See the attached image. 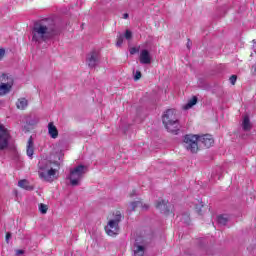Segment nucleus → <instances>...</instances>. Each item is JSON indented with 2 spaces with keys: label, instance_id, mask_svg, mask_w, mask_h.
Returning <instances> with one entry per match:
<instances>
[{
  "label": "nucleus",
  "instance_id": "nucleus-1",
  "mask_svg": "<svg viewBox=\"0 0 256 256\" xmlns=\"http://www.w3.org/2000/svg\"><path fill=\"white\" fill-rule=\"evenodd\" d=\"M61 35V29L55 24V20L46 18L34 22L31 30L32 43L41 45Z\"/></svg>",
  "mask_w": 256,
  "mask_h": 256
},
{
  "label": "nucleus",
  "instance_id": "nucleus-2",
  "mask_svg": "<svg viewBox=\"0 0 256 256\" xmlns=\"http://www.w3.org/2000/svg\"><path fill=\"white\" fill-rule=\"evenodd\" d=\"M53 165H57L59 167L60 163L55 160L54 162L51 161H44L39 162V177L48 183H53L55 181V175L57 170L53 168Z\"/></svg>",
  "mask_w": 256,
  "mask_h": 256
},
{
  "label": "nucleus",
  "instance_id": "nucleus-3",
  "mask_svg": "<svg viewBox=\"0 0 256 256\" xmlns=\"http://www.w3.org/2000/svg\"><path fill=\"white\" fill-rule=\"evenodd\" d=\"M162 123L169 133H174L177 135V132L181 128L179 125V119H177V114L175 110L168 109L162 116Z\"/></svg>",
  "mask_w": 256,
  "mask_h": 256
},
{
  "label": "nucleus",
  "instance_id": "nucleus-4",
  "mask_svg": "<svg viewBox=\"0 0 256 256\" xmlns=\"http://www.w3.org/2000/svg\"><path fill=\"white\" fill-rule=\"evenodd\" d=\"M85 173H87V166L85 165H78L70 170L68 179L70 180L72 187L79 186V182L83 179Z\"/></svg>",
  "mask_w": 256,
  "mask_h": 256
},
{
  "label": "nucleus",
  "instance_id": "nucleus-5",
  "mask_svg": "<svg viewBox=\"0 0 256 256\" xmlns=\"http://www.w3.org/2000/svg\"><path fill=\"white\" fill-rule=\"evenodd\" d=\"M183 143L187 151H191V153L199 151V135H185Z\"/></svg>",
  "mask_w": 256,
  "mask_h": 256
},
{
  "label": "nucleus",
  "instance_id": "nucleus-6",
  "mask_svg": "<svg viewBox=\"0 0 256 256\" xmlns=\"http://www.w3.org/2000/svg\"><path fill=\"white\" fill-rule=\"evenodd\" d=\"M100 61L101 58L99 57V52L96 50H93L87 54L86 63L90 69H95V67L99 65Z\"/></svg>",
  "mask_w": 256,
  "mask_h": 256
},
{
  "label": "nucleus",
  "instance_id": "nucleus-7",
  "mask_svg": "<svg viewBox=\"0 0 256 256\" xmlns=\"http://www.w3.org/2000/svg\"><path fill=\"white\" fill-rule=\"evenodd\" d=\"M7 147H9V131L0 124V151H4Z\"/></svg>",
  "mask_w": 256,
  "mask_h": 256
},
{
  "label": "nucleus",
  "instance_id": "nucleus-8",
  "mask_svg": "<svg viewBox=\"0 0 256 256\" xmlns=\"http://www.w3.org/2000/svg\"><path fill=\"white\" fill-rule=\"evenodd\" d=\"M213 143H215V140L213 139V136H211L210 134L198 136L199 147H206V149H209V147H213Z\"/></svg>",
  "mask_w": 256,
  "mask_h": 256
},
{
  "label": "nucleus",
  "instance_id": "nucleus-9",
  "mask_svg": "<svg viewBox=\"0 0 256 256\" xmlns=\"http://www.w3.org/2000/svg\"><path fill=\"white\" fill-rule=\"evenodd\" d=\"M105 231L110 237L119 235V223L115 222L114 220H110L108 225L105 227Z\"/></svg>",
  "mask_w": 256,
  "mask_h": 256
},
{
  "label": "nucleus",
  "instance_id": "nucleus-10",
  "mask_svg": "<svg viewBox=\"0 0 256 256\" xmlns=\"http://www.w3.org/2000/svg\"><path fill=\"white\" fill-rule=\"evenodd\" d=\"M139 61L141 65H151V53H149V50L144 49L140 52Z\"/></svg>",
  "mask_w": 256,
  "mask_h": 256
},
{
  "label": "nucleus",
  "instance_id": "nucleus-11",
  "mask_svg": "<svg viewBox=\"0 0 256 256\" xmlns=\"http://www.w3.org/2000/svg\"><path fill=\"white\" fill-rule=\"evenodd\" d=\"M15 83V80L13 79V76L9 74H2L0 76V84L7 85L8 87H13Z\"/></svg>",
  "mask_w": 256,
  "mask_h": 256
},
{
  "label": "nucleus",
  "instance_id": "nucleus-12",
  "mask_svg": "<svg viewBox=\"0 0 256 256\" xmlns=\"http://www.w3.org/2000/svg\"><path fill=\"white\" fill-rule=\"evenodd\" d=\"M167 201L165 200H158L156 202V209H159L161 213H164V215H167L169 213V206L167 205Z\"/></svg>",
  "mask_w": 256,
  "mask_h": 256
},
{
  "label": "nucleus",
  "instance_id": "nucleus-13",
  "mask_svg": "<svg viewBox=\"0 0 256 256\" xmlns=\"http://www.w3.org/2000/svg\"><path fill=\"white\" fill-rule=\"evenodd\" d=\"M48 135H50L52 139L59 137V130H57V126L53 122L48 124Z\"/></svg>",
  "mask_w": 256,
  "mask_h": 256
},
{
  "label": "nucleus",
  "instance_id": "nucleus-14",
  "mask_svg": "<svg viewBox=\"0 0 256 256\" xmlns=\"http://www.w3.org/2000/svg\"><path fill=\"white\" fill-rule=\"evenodd\" d=\"M28 105H29V101L27 100V98H20L16 102L17 109H21V111L27 109Z\"/></svg>",
  "mask_w": 256,
  "mask_h": 256
},
{
  "label": "nucleus",
  "instance_id": "nucleus-15",
  "mask_svg": "<svg viewBox=\"0 0 256 256\" xmlns=\"http://www.w3.org/2000/svg\"><path fill=\"white\" fill-rule=\"evenodd\" d=\"M26 153L30 159H33V154L35 153V148H33V138L30 137L27 144Z\"/></svg>",
  "mask_w": 256,
  "mask_h": 256
},
{
  "label": "nucleus",
  "instance_id": "nucleus-16",
  "mask_svg": "<svg viewBox=\"0 0 256 256\" xmlns=\"http://www.w3.org/2000/svg\"><path fill=\"white\" fill-rule=\"evenodd\" d=\"M11 89H13V87L0 83V97H4V95L11 93Z\"/></svg>",
  "mask_w": 256,
  "mask_h": 256
},
{
  "label": "nucleus",
  "instance_id": "nucleus-17",
  "mask_svg": "<svg viewBox=\"0 0 256 256\" xmlns=\"http://www.w3.org/2000/svg\"><path fill=\"white\" fill-rule=\"evenodd\" d=\"M18 187L25 189L26 191H33V186L29 185V181L27 180H20L18 182Z\"/></svg>",
  "mask_w": 256,
  "mask_h": 256
},
{
  "label": "nucleus",
  "instance_id": "nucleus-18",
  "mask_svg": "<svg viewBox=\"0 0 256 256\" xmlns=\"http://www.w3.org/2000/svg\"><path fill=\"white\" fill-rule=\"evenodd\" d=\"M134 256H145V247L135 244Z\"/></svg>",
  "mask_w": 256,
  "mask_h": 256
},
{
  "label": "nucleus",
  "instance_id": "nucleus-19",
  "mask_svg": "<svg viewBox=\"0 0 256 256\" xmlns=\"http://www.w3.org/2000/svg\"><path fill=\"white\" fill-rule=\"evenodd\" d=\"M242 127L244 131H249L251 130V122L249 120V116H245L243 123H242Z\"/></svg>",
  "mask_w": 256,
  "mask_h": 256
},
{
  "label": "nucleus",
  "instance_id": "nucleus-20",
  "mask_svg": "<svg viewBox=\"0 0 256 256\" xmlns=\"http://www.w3.org/2000/svg\"><path fill=\"white\" fill-rule=\"evenodd\" d=\"M217 222L219 225L224 227V225H227V223H229V218H227V216L225 215H219L217 217Z\"/></svg>",
  "mask_w": 256,
  "mask_h": 256
},
{
  "label": "nucleus",
  "instance_id": "nucleus-21",
  "mask_svg": "<svg viewBox=\"0 0 256 256\" xmlns=\"http://www.w3.org/2000/svg\"><path fill=\"white\" fill-rule=\"evenodd\" d=\"M194 105H197V96L192 97V99H190L188 103L184 106V109H191V107H193Z\"/></svg>",
  "mask_w": 256,
  "mask_h": 256
},
{
  "label": "nucleus",
  "instance_id": "nucleus-22",
  "mask_svg": "<svg viewBox=\"0 0 256 256\" xmlns=\"http://www.w3.org/2000/svg\"><path fill=\"white\" fill-rule=\"evenodd\" d=\"M143 207V202L142 201H134L132 203H130V211H135V209H137V207Z\"/></svg>",
  "mask_w": 256,
  "mask_h": 256
},
{
  "label": "nucleus",
  "instance_id": "nucleus-23",
  "mask_svg": "<svg viewBox=\"0 0 256 256\" xmlns=\"http://www.w3.org/2000/svg\"><path fill=\"white\" fill-rule=\"evenodd\" d=\"M122 215L120 211H116V213L114 214V219H112V221L116 222V223H121V219H122Z\"/></svg>",
  "mask_w": 256,
  "mask_h": 256
},
{
  "label": "nucleus",
  "instance_id": "nucleus-24",
  "mask_svg": "<svg viewBox=\"0 0 256 256\" xmlns=\"http://www.w3.org/2000/svg\"><path fill=\"white\" fill-rule=\"evenodd\" d=\"M48 209H49V207H47V205H45L43 203H41L39 205V211H40V213H42V215H45V213H47Z\"/></svg>",
  "mask_w": 256,
  "mask_h": 256
},
{
  "label": "nucleus",
  "instance_id": "nucleus-25",
  "mask_svg": "<svg viewBox=\"0 0 256 256\" xmlns=\"http://www.w3.org/2000/svg\"><path fill=\"white\" fill-rule=\"evenodd\" d=\"M123 39V34H119V36L117 37L116 47H121L123 45Z\"/></svg>",
  "mask_w": 256,
  "mask_h": 256
},
{
  "label": "nucleus",
  "instance_id": "nucleus-26",
  "mask_svg": "<svg viewBox=\"0 0 256 256\" xmlns=\"http://www.w3.org/2000/svg\"><path fill=\"white\" fill-rule=\"evenodd\" d=\"M124 37L125 39H127V41H129L130 39H132L133 33L130 30H126Z\"/></svg>",
  "mask_w": 256,
  "mask_h": 256
},
{
  "label": "nucleus",
  "instance_id": "nucleus-27",
  "mask_svg": "<svg viewBox=\"0 0 256 256\" xmlns=\"http://www.w3.org/2000/svg\"><path fill=\"white\" fill-rule=\"evenodd\" d=\"M141 77H142L141 71L137 70L134 75V81H139V79H141Z\"/></svg>",
  "mask_w": 256,
  "mask_h": 256
},
{
  "label": "nucleus",
  "instance_id": "nucleus-28",
  "mask_svg": "<svg viewBox=\"0 0 256 256\" xmlns=\"http://www.w3.org/2000/svg\"><path fill=\"white\" fill-rule=\"evenodd\" d=\"M229 81H230L231 85H235V83H237V75H232L229 78Z\"/></svg>",
  "mask_w": 256,
  "mask_h": 256
},
{
  "label": "nucleus",
  "instance_id": "nucleus-29",
  "mask_svg": "<svg viewBox=\"0 0 256 256\" xmlns=\"http://www.w3.org/2000/svg\"><path fill=\"white\" fill-rule=\"evenodd\" d=\"M181 221H182L183 223H186V225H189V221H191V219L189 218V216L183 215Z\"/></svg>",
  "mask_w": 256,
  "mask_h": 256
},
{
  "label": "nucleus",
  "instance_id": "nucleus-30",
  "mask_svg": "<svg viewBox=\"0 0 256 256\" xmlns=\"http://www.w3.org/2000/svg\"><path fill=\"white\" fill-rule=\"evenodd\" d=\"M135 53H139V49H137L136 47L131 48L130 55H135Z\"/></svg>",
  "mask_w": 256,
  "mask_h": 256
},
{
  "label": "nucleus",
  "instance_id": "nucleus-31",
  "mask_svg": "<svg viewBox=\"0 0 256 256\" xmlns=\"http://www.w3.org/2000/svg\"><path fill=\"white\" fill-rule=\"evenodd\" d=\"M58 161H63V154L61 152L56 153Z\"/></svg>",
  "mask_w": 256,
  "mask_h": 256
},
{
  "label": "nucleus",
  "instance_id": "nucleus-32",
  "mask_svg": "<svg viewBox=\"0 0 256 256\" xmlns=\"http://www.w3.org/2000/svg\"><path fill=\"white\" fill-rule=\"evenodd\" d=\"M3 57H5V49L0 48V61L3 59Z\"/></svg>",
  "mask_w": 256,
  "mask_h": 256
},
{
  "label": "nucleus",
  "instance_id": "nucleus-33",
  "mask_svg": "<svg viewBox=\"0 0 256 256\" xmlns=\"http://www.w3.org/2000/svg\"><path fill=\"white\" fill-rule=\"evenodd\" d=\"M11 238V232L6 233V243H9V239Z\"/></svg>",
  "mask_w": 256,
  "mask_h": 256
},
{
  "label": "nucleus",
  "instance_id": "nucleus-34",
  "mask_svg": "<svg viewBox=\"0 0 256 256\" xmlns=\"http://www.w3.org/2000/svg\"><path fill=\"white\" fill-rule=\"evenodd\" d=\"M25 254V250H16V255H23Z\"/></svg>",
  "mask_w": 256,
  "mask_h": 256
},
{
  "label": "nucleus",
  "instance_id": "nucleus-35",
  "mask_svg": "<svg viewBox=\"0 0 256 256\" xmlns=\"http://www.w3.org/2000/svg\"><path fill=\"white\" fill-rule=\"evenodd\" d=\"M123 19H129V14L128 13H124L123 14Z\"/></svg>",
  "mask_w": 256,
  "mask_h": 256
},
{
  "label": "nucleus",
  "instance_id": "nucleus-36",
  "mask_svg": "<svg viewBox=\"0 0 256 256\" xmlns=\"http://www.w3.org/2000/svg\"><path fill=\"white\" fill-rule=\"evenodd\" d=\"M14 159H15V161H19V155H18V154H15Z\"/></svg>",
  "mask_w": 256,
  "mask_h": 256
},
{
  "label": "nucleus",
  "instance_id": "nucleus-37",
  "mask_svg": "<svg viewBox=\"0 0 256 256\" xmlns=\"http://www.w3.org/2000/svg\"><path fill=\"white\" fill-rule=\"evenodd\" d=\"M196 210L199 214H201V208H199V206H196Z\"/></svg>",
  "mask_w": 256,
  "mask_h": 256
},
{
  "label": "nucleus",
  "instance_id": "nucleus-38",
  "mask_svg": "<svg viewBox=\"0 0 256 256\" xmlns=\"http://www.w3.org/2000/svg\"><path fill=\"white\" fill-rule=\"evenodd\" d=\"M190 44H191V40H190V39H188V43H187V47H188V49L190 48Z\"/></svg>",
  "mask_w": 256,
  "mask_h": 256
},
{
  "label": "nucleus",
  "instance_id": "nucleus-39",
  "mask_svg": "<svg viewBox=\"0 0 256 256\" xmlns=\"http://www.w3.org/2000/svg\"><path fill=\"white\" fill-rule=\"evenodd\" d=\"M130 197H135V191H133V193L130 194Z\"/></svg>",
  "mask_w": 256,
  "mask_h": 256
},
{
  "label": "nucleus",
  "instance_id": "nucleus-40",
  "mask_svg": "<svg viewBox=\"0 0 256 256\" xmlns=\"http://www.w3.org/2000/svg\"><path fill=\"white\" fill-rule=\"evenodd\" d=\"M143 208L144 209H149V206L148 205H144Z\"/></svg>",
  "mask_w": 256,
  "mask_h": 256
},
{
  "label": "nucleus",
  "instance_id": "nucleus-41",
  "mask_svg": "<svg viewBox=\"0 0 256 256\" xmlns=\"http://www.w3.org/2000/svg\"><path fill=\"white\" fill-rule=\"evenodd\" d=\"M218 171H221V167H218Z\"/></svg>",
  "mask_w": 256,
  "mask_h": 256
}]
</instances>
